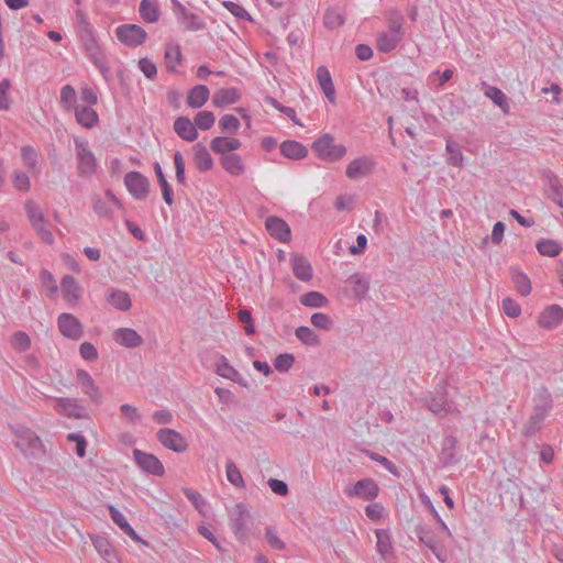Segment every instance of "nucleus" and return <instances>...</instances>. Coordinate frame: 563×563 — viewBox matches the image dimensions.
I'll list each match as a JSON object with an SVG mask.
<instances>
[{"mask_svg": "<svg viewBox=\"0 0 563 563\" xmlns=\"http://www.w3.org/2000/svg\"><path fill=\"white\" fill-rule=\"evenodd\" d=\"M15 435L14 444L24 456H37L42 453L43 444L41 439L31 429L24 426L12 427Z\"/></svg>", "mask_w": 563, "mask_h": 563, "instance_id": "nucleus-1", "label": "nucleus"}, {"mask_svg": "<svg viewBox=\"0 0 563 563\" xmlns=\"http://www.w3.org/2000/svg\"><path fill=\"white\" fill-rule=\"evenodd\" d=\"M402 16L395 14L388 20V31L382 32L377 36V49L382 53L394 51L402 40Z\"/></svg>", "mask_w": 563, "mask_h": 563, "instance_id": "nucleus-2", "label": "nucleus"}, {"mask_svg": "<svg viewBox=\"0 0 563 563\" xmlns=\"http://www.w3.org/2000/svg\"><path fill=\"white\" fill-rule=\"evenodd\" d=\"M78 161L77 170L81 177H90L97 172V159L89 148L88 141L76 137L74 140Z\"/></svg>", "mask_w": 563, "mask_h": 563, "instance_id": "nucleus-3", "label": "nucleus"}, {"mask_svg": "<svg viewBox=\"0 0 563 563\" xmlns=\"http://www.w3.org/2000/svg\"><path fill=\"white\" fill-rule=\"evenodd\" d=\"M172 10L178 24L186 31L197 32L207 27L201 16L191 12L178 0H172Z\"/></svg>", "mask_w": 563, "mask_h": 563, "instance_id": "nucleus-4", "label": "nucleus"}, {"mask_svg": "<svg viewBox=\"0 0 563 563\" xmlns=\"http://www.w3.org/2000/svg\"><path fill=\"white\" fill-rule=\"evenodd\" d=\"M82 47L89 60L102 73H107L109 67L100 44L98 43L93 30L78 35Z\"/></svg>", "mask_w": 563, "mask_h": 563, "instance_id": "nucleus-5", "label": "nucleus"}, {"mask_svg": "<svg viewBox=\"0 0 563 563\" xmlns=\"http://www.w3.org/2000/svg\"><path fill=\"white\" fill-rule=\"evenodd\" d=\"M313 151L321 159L335 162L346 154V147L342 144H335L330 134H323L312 144Z\"/></svg>", "mask_w": 563, "mask_h": 563, "instance_id": "nucleus-6", "label": "nucleus"}, {"mask_svg": "<svg viewBox=\"0 0 563 563\" xmlns=\"http://www.w3.org/2000/svg\"><path fill=\"white\" fill-rule=\"evenodd\" d=\"M230 523L233 533L239 540L246 538L251 527V515L244 504H236L230 511Z\"/></svg>", "mask_w": 563, "mask_h": 563, "instance_id": "nucleus-7", "label": "nucleus"}, {"mask_svg": "<svg viewBox=\"0 0 563 563\" xmlns=\"http://www.w3.org/2000/svg\"><path fill=\"white\" fill-rule=\"evenodd\" d=\"M415 534L422 544H424L433 552L440 562H444L446 560V555L443 551L442 539L432 529L420 525L416 527Z\"/></svg>", "mask_w": 563, "mask_h": 563, "instance_id": "nucleus-8", "label": "nucleus"}, {"mask_svg": "<svg viewBox=\"0 0 563 563\" xmlns=\"http://www.w3.org/2000/svg\"><path fill=\"white\" fill-rule=\"evenodd\" d=\"M427 408L439 417L452 411V404L448 400L445 384L438 385L433 393L424 398Z\"/></svg>", "mask_w": 563, "mask_h": 563, "instance_id": "nucleus-9", "label": "nucleus"}, {"mask_svg": "<svg viewBox=\"0 0 563 563\" xmlns=\"http://www.w3.org/2000/svg\"><path fill=\"white\" fill-rule=\"evenodd\" d=\"M117 38L129 47L142 45L146 37V31L137 24H122L115 30Z\"/></svg>", "mask_w": 563, "mask_h": 563, "instance_id": "nucleus-10", "label": "nucleus"}, {"mask_svg": "<svg viewBox=\"0 0 563 563\" xmlns=\"http://www.w3.org/2000/svg\"><path fill=\"white\" fill-rule=\"evenodd\" d=\"M552 408V398L547 389H540L533 397V413L530 416V431L537 428Z\"/></svg>", "mask_w": 563, "mask_h": 563, "instance_id": "nucleus-11", "label": "nucleus"}, {"mask_svg": "<svg viewBox=\"0 0 563 563\" xmlns=\"http://www.w3.org/2000/svg\"><path fill=\"white\" fill-rule=\"evenodd\" d=\"M128 191L137 200H143L150 192V180L139 172H130L124 176Z\"/></svg>", "mask_w": 563, "mask_h": 563, "instance_id": "nucleus-12", "label": "nucleus"}, {"mask_svg": "<svg viewBox=\"0 0 563 563\" xmlns=\"http://www.w3.org/2000/svg\"><path fill=\"white\" fill-rule=\"evenodd\" d=\"M60 333L70 340L77 341L84 335V327L79 319L71 313H60L57 318Z\"/></svg>", "mask_w": 563, "mask_h": 563, "instance_id": "nucleus-13", "label": "nucleus"}, {"mask_svg": "<svg viewBox=\"0 0 563 563\" xmlns=\"http://www.w3.org/2000/svg\"><path fill=\"white\" fill-rule=\"evenodd\" d=\"M133 459L137 466L148 474H152L154 476H162L165 472L162 462L154 454L143 452L139 449H134Z\"/></svg>", "mask_w": 563, "mask_h": 563, "instance_id": "nucleus-14", "label": "nucleus"}, {"mask_svg": "<svg viewBox=\"0 0 563 563\" xmlns=\"http://www.w3.org/2000/svg\"><path fill=\"white\" fill-rule=\"evenodd\" d=\"M156 437L163 446L174 452L181 453L188 448L185 438L174 429L162 428L158 430Z\"/></svg>", "mask_w": 563, "mask_h": 563, "instance_id": "nucleus-15", "label": "nucleus"}, {"mask_svg": "<svg viewBox=\"0 0 563 563\" xmlns=\"http://www.w3.org/2000/svg\"><path fill=\"white\" fill-rule=\"evenodd\" d=\"M379 488L376 482L372 478L360 479L355 485L345 490L350 497H358L364 500H374L378 495Z\"/></svg>", "mask_w": 563, "mask_h": 563, "instance_id": "nucleus-16", "label": "nucleus"}, {"mask_svg": "<svg viewBox=\"0 0 563 563\" xmlns=\"http://www.w3.org/2000/svg\"><path fill=\"white\" fill-rule=\"evenodd\" d=\"M265 228L279 242L287 243L291 239L290 228L282 218L268 217L265 221Z\"/></svg>", "mask_w": 563, "mask_h": 563, "instance_id": "nucleus-17", "label": "nucleus"}, {"mask_svg": "<svg viewBox=\"0 0 563 563\" xmlns=\"http://www.w3.org/2000/svg\"><path fill=\"white\" fill-rule=\"evenodd\" d=\"M563 320V309L559 305H551L539 316L538 323L543 329L556 328Z\"/></svg>", "mask_w": 563, "mask_h": 563, "instance_id": "nucleus-18", "label": "nucleus"}, {"mask_svg": "<svg viewBox=\"0 0 563 563\" xmlns=\"http://www.w3.org/2000/svg\"><path fill=\"white\" fill-rule=\"evenodd\" d=\"M114 341L125 347L133 349L143 344L142 336L131 328H120L113 333Z\"/></svg>", "mask_w": 563, "mask_h": 563, "instance_id": "nucleus-19", "label": "nucleus"}, {"mask_svg": "<svg viewBox=\"0 0 563 563\" xmlns=\"http://www.w3.org/2000/svg\"><path fill=\"white\" fill-rule=\"evenodd\" d=\"M241 147V141L235 137L217 136L211 140L210 148L221 156L232 154Z\"/></svg>", "mask_w": 563, "mask_h": 563, "instance_id": "nucleus-20", "label": "nucleus"}, {"mask_svg": "<svg viewBox=\"0 0 563 563\" xmlns=\"http://www.w3.org/2000/svg\"><path fill=\"white\" fill-rule=\"evenodd\" d=\"M346 283L350 285L354 297L362 300L369 290L371 278L365 274L355 273L347 278Z\"/></svg>", "mask_w": 563, "mask_h": 563, "instance_id": "nucleus-21", "label": "nucleus"}, {"mask_svg": "<svg viewBox=\"0 0 563 563\" xmlns=\"http://www.w3.org/2000/svg\"><path fill=\"white\" fill-rule=\"evenodd\" d=\"M64 298L71 305H77L81 296V287L71 275H66L60 283Z\"/></svg>", "mask_w": 563, "mask_h": 563, "instance_id": "nucleus-22", "label": "nucleus"}, {"mask_svg": "<svg viewBox=\"0 0 563 563\" xmlns=\"http://www.w3.org/2000/svg\"><path fill=\"white\" fill-rule=\"evenodd\" d=\"M174 130L179 137L194 142L198 137L196 125L187 117H179L174 122Z\"/></svg>", "mask_w": 563, "mask_h": 563, "instance_id": "nucleus-23", "label": "nucleus"}, {"mask_svg": "<svg viewBox=\"0 0 563 563\" xmlns=\"http://www.w3.org/2000/svg\"><path fill=\"white\" fill-rule=\"evenodd\" d=\"M55 409L69 418H82L85 409L74 398H57Z\"/></svg>", "mask_w": 563, "mask_h": 563, "instance_id": "nucleus-24", "label": "nucleus"}, {"mask_svg": "<svg viewBox=\"0 0 563 563\" xmlns=\"http://www.w3.org/2000/svg\"><path fill=\"white\" fill-rule=\"evenodd\" d=\"M457 440L453 435H446L442 441L441 461L443 465H453L457 462Z\"/></svg>", "mask_w": 563, "mask_h": 563, "instance_id": "nucleus-25", "label": "nucleus"}, {"mask_svg": "<svg viewBox=\"0 0 563 563\" xmlns=\"http://www.w3.org/2000/svg\"><path fill=\"white\" fill-rule=\"evenodd\" d=\"M280 153L289 159H302L308 155V150L300 142L288 140L279 146Z\"/></svg>", "mask_w": 563, "mask_h": 563, "instance_id": "nucleus-26", "label": "nucleus"}, {"mask_svg": "<svg viewBox=\"0 0 563 563\" xmlns=\"http://www.w3.org/2000/svg\"><path fill=\"white\" fill-rule=\"evenodd\" d=\"M210 96L209 88L205 85H197L188 91L187 104L192 109L205 106Z\"/></svg>", "mask_w": 563, "mask_h": 563, "instance_id": "nucleus-27", "label": "nucleus"}, {"mask_svg": "<svg viewBox=\"0 0 563 563\" xmlns=\"http://www.w3.org/2000/svg\"><path fill=\"white\" fill-rule=\"evenodd\" d=\"M164 59L167 71L175 73L177 66L183 63V54L179 44L168 43L165 48Z\"/></svg>", "mask_w": 563, "mask_h": 563, "instance_id": "nucleus-28", "label": "nucleus"}, {"mask_svg": "<svg viewBox=\"0 0 563 563\" xmlns=\"http://www.w3.org/2000/svg\"><path fill=\"white\" fill-rule=\"evenodd\" d=\"M290 261L294 275L298 279L309 282L312 278V267L307 258L300 255H292Z\"/></svg>", "mask_w": 563, "mask_h": 563, "instance_id": "nucleus-29", "label": "nucleus"}, {"mask_svg": "<svg viewBox=\"0 0 563 563\" xmlns=\"http://www.w3.org/2000/svg\"><path fill=\"white\" fill-rule=\"evenodd\" d=\"M217 374L247 387L246 379L228 363L224 356H221L220 362L217 364Z\"/></svg>", "mask_w": 563, "mask_h": 563, "instance_id": "nucleus-30", "label": "nucleus"}, {"mask_svg": "<svg viewBox=\"0 0 563 563\" xmlns=\"http://www.w3.org/2000/svg\"><path fill=\"white\" fill-rule=\"evenodd\" d=\"M220 163L222 168L233 176H240L245 170L242 157L235 153L221 156Z\"/></svg>", "mask_w": 563, "mask_h": 563, "instance_id": "nucleus-31", "label": "nucleus"}, {"mask_svg": "<svg viewBox=\"0 0 563 563\" xmlns=\"http://www.w3.org/2000/svg\"><path fill=\"white\" fill-rule=\"evenodd\" d=\"M194 161L197 168L201 172H208L213 167V159L207 147L201 143H197L194 146Z\"/></svg>", "mask_w": 563, "mask_h": 563, "instance_id": "nucleus-32", "label": "nucleus"}, {"mask_svg": "<svg viewBox=\"0 0 563 563\" xmlns=\"http://www.w3.org/2000/svg\"><path fill=\"white\" fill-rule=\"evenodd\" d=\"M74 110L76 120L80 125L91 129L98 123V114L91 107L76 106Z\"/></svg>", "mask_w": 563, "mask_h": 563, "instance_id": "nucleus-33", "label": "nucleus"}, {"mask_svg": "<svg viewBox=\"0 0 563 563\" xmlns=\"http://www.w3.org/2000/svg\"><path fill=\"white\" fill-rule=\"evenodd\" d=\"M240 92L236 88H222L214 92L212 102L216 107L222 108L238 102Z\"/></svg>", "mask_w": 563, "mask_h": 563, "instance_id": "nucleus-34", "label": "nucleus"}, {"mask_svg": "<svg viewBox=\"0 0 563 563\" xmlns=\"http://www.w3.org/2000/svg\"><path fill=\"white\" fill-rule=\"evenodd\" d=\"M371 168L372 162L367 157H360L347 165L345 174L350 179H356L369 173Z\"/></svg>", "mask_w": 563, "mask_h": 563, "instance_id": "nucleus-35", "label": "nucleus"}, {"mask_svg": "<svg viewBox=\"0 0 563 563\" xmlns=\"http://www.w3.org/2000/svg\"><path fill=\"white\" fill-rule=\"evenodd\" d=\"M482 89L484 95L489 98L497 107H499L504 113H508L509 104L507 102V97L499 88L489 86L486 82H482Z\"/></svg>", "mask_w": 563, "mask_h": 563, "instance_id": "nucleus-36", "label": "nucleus"}, {"mask_svg": "<svg viewBox=\"0 0 563 563\" xmlns=\"http://www.w3.org/2000/svg\"><path fill=\"white\" fill-rule=\"evenodd\" d=\"M317 78H318L319 85H320L323 93L328 98V100L333 102L334 98H335V89H334V86L332 82L331 75H330L329 70L327 69V67L320 66L317 69Z\"/></svg>", "mask_w": 563, "mask_h": 563, "instance_id": "nucleus-37", "label": "nucleus"}, {"mask_svg": "<svg viewBox=\"0 0 563 563\" xmlns=\"http://www.w3.org/2000/svg\"><path fill=\"white\" fill-rule=\"evenodd\" d=\"M111 519L120 527V529L131 537L134 541L146 544V542L134 531L125 517L114 507H110Z\"/></svg>", "mask_w": 563, "mask_h": 563, "instance_id": "nucleus-38", "label": "nucleus"}, {"mask_svg": "<svg viewBox=\"0 0 563 563\" xmlns=\"http://www.w3.org/2000/svg\"><path fill=\"white\" fill-rule=\"evenodd\" d=\"M107 301L121 311H128L132 305L129 294L120 289H111L107 296Z\"/></svg>", "mask_w": 563, "mask_h": 563, "instance_id": "nucleus-39", "label": "nucleus"}, {"mask_svg": "<svg viewBox=\"0 0 563 563\" xmlns=\"http://www.w3.org/2000/svg\"><path fill=\"white\" fill-rule=\"evenodd\" d=\"M139 11L141 18L147 23H155L159 19V8L154 0H142Z\"/></svg>", "mask_w": 563, "mask_h": 563, "instance_id": "nucleus-40", "label": "nucleus"}, {"mask_svg": "<svg viewBox=\"0 0 563 563\" xmlns=\"http://www.w3.org/2000/svg\"><path fill=\"white\" fill-rule=\"evenodd\" d=\"M154 170H155L157 180H158L161 189H162L163 199L168 206H172L174 202L173 189H172L169 183L167 181L159 163L156 162L154 164Z\"/></svg>", "mask_w": 563, "mask_h": 563, "instance_id": "nucleus-41", "label": "nucleus"}, {"mask_svg": "<svg viewBox=\"0 0 563 563\" xmlns=\"http://www.w3.org/2000/svg\"><path fill=\"white\" fill-rule=\"evenodd\" d=\"M446 152L449 154L446 163L449 165L455 166V167H462L463 166V154L461 151L460 145L454 142L451 137L446 141Z\"/></svg>", "mask_w": 563, "mask_h": 563, "instance_id": "nucleus-42", "label": "nucleus"}, {"mask_svg": "<svg viewBox=\"0 0 563 563\" xmlns=\"http://www.w3.org/2000/svg\"><path fill=\"white\" fill-rule=\"evenodd\" d=\"M92 544L103 559H106L109 563H112V559H115V554L111 544L104 537H93Z\"/></svg>", "mask_w": 563, "mask_h": 563, "instance_id": "nucleus-43", "label": "nucleus"}, {"mask_svg": "<svg viewBox=\"0 0 563 563\" xmlns=\"http://www.w3.org/2000/svg\"><path fill=\"white\" fill-rule=\"evenodd\" d=\"M536 246L541 255L550 257L558 256L562 250L561 245L556 241L550 239H542L538 241Z\"/></svg>", "mask_w": 563, "mask_h": 563, "instance_id": "nucleus-44", "label": "nucleus"}, {"mask_svg": "<svg viewBox=\"0 0 563 563\" xmlns=\"http://www.w3.org/2000/svg\"><path fill=\"white\" fill-rule=\"evenodd\" d=\"M345 22V15L342 10L338 8H330L324 14V25L328 29H336L343 25Z\"/></svg>", "mask_w": 563, "mask_h": 563, "instance_id": "nucleus-45", "label": "nucleus"}, {"mask_svg": "<svg viewBox=\"0 0 563 563\" xmlns=\"http://www.w3.org/2000/svg\"><path fill=\"white\" fill-rule=\"evenodd\" d=\"M295 334L305 345L317 346L320 343L319 336L309 327H298Z\"/></svg>", "mask_w": 563, "mask_h": 563, "instance_id": "nucleus-46", "label": "nucleus"}, {"mask_svg": "<svg viewBox=\"0 0 563 563\" xmlns=\"http://www.w3.org/2000/svg\"><path fill=\"white\" fill-rule=\"evenodd\" d=\"M225 474L228 481L235 487L242 488L244 487L245 483L243 479V476L235 465V463L231 460L227 461L225 463Z\"/></svg>", "mask_w": 563, "mask_h": 563, "instance_id": "nucleus-47", "label": "nucleus"}, {"mask_svg": "<svg viewBox=\"0 0 563 563\" xmlns=\"http://www.w3.org/2000/svg\"><path fill=\"white\" fill-rule=\"evenodd\" d=\"M510 276L517 288V290L522 295H528V277L526 274L518 267H510Z\"/></svg>", "mask_w": 563, "mask_h": 563, "instance_id": "nucleus-48", "label": "nucleus"}, {"mask_svg": "<svg viewBox=\"0 0 563 563\" xmlns=\"http://www.w3.org/2000/svg\"><path fill=\"white\" fill-rule=\"evenodd\" d=\"M300 302L306 307L320 308L327 303V298L318 291H309L300 297Z\"/></svg>", "mask_w": 563, "mask_h": 563, "instance_id": "nucleus-49", "label": "nucleus"}, {"mask_svg": "<svg viewBox=\"0 0 563 563\" xmlns=\"http://www.w3.org/2000/svg\"><path fill=\"white\" fill-rule=\"evenodd\" d=\"M35 232L40 235L43 242L48 245L54 243V235L52 231L48 229L47 220L44 218L38 222H34L31 224Z\"/></svg>", "mask_w": 563, "mask_h": 563, "instance_id": "nucleus-50", "label": "nucleus"}, {"mask_svg": "<svg viewBox=\"0 0 563 563\" xmlns=\"http://www.w3.org/2000/svg\"><path fill=\"white\" fill-rule=\"evenodd\" d=\"M240 125V120L233 114H224L219 121L221 131L229 134L236 133Z\"/></svg>", "mask_w": 563, "mask_h": 563, "instance_id": "nucleus-51", "label": "nucleus"}, {"mask_svg": "<svg viewBox=\"0 0 563 563\" xmlns=\"http://www.w3.org/2000/svg\"><path fill=\"white\" fill-rule=\"evenodd\" d=\"M548 196L556 205L563 208V186L559 183L556 178H551L549 180Z\"/></svg>", "mask_w": 563, "mask_h": 563, "instance_id": "nucleus-52", "label": "nucleus"}, {"mask_svg": "<svg viewBox=\"0 0 563 563\" xmlns=\"http://www.w3.org/2000/svg\"><path fill=\"white\" fill-rule=\"evenodd\" d=\"M60 103L66 110L75 109L76 104V91L73 86L66 85L60 90Z\"/></svg>", "mask_w": 563, "mask_h": 563, "instance_id": "nucleus-53", "label": "nucleus"}, {"mask_svg": "<svg viewBox=\"0 0 563 563\" xmlns=\"http://www.w3.org/2000/svg\"><path fill=\"white\" fill-rule=\"evenodd\" d=\"M216 118L211 111H200L195 117V124L200 130L207 131L214 124Z\"/></svg>", "mask_w": 563, "mask_h": 563, "instance_id": "nucleus-54", "label": "nucleus"}, {"mask_svg": "<svg viewBox=\"0 0 563 563\" xmlns=\"http://www.w3.org/2000/svg\"><path fill=\"white\" fill-rule=\"evenodd\" d=\"M22 159L24 165L31 169L35 170L38 162V154L32 146H23L21 148Z\"/></svg>", "mask_w": 563, "mask_h": 563, "instance_id": "nucleus-55", "label": "nucleus"}, {"mask_svg": "<svg viewBox=\"0 0 563 563\" xmlns=\"http://www.w3.org/2000/svg\"><path fill=\"white\" fill-rule=\"evenodd\" d=\"M294 362H295V357L292 354L283 353V354H279L278 356H276V358L274 361V366L278 372L284 373V372H287L289 368H291V366L294 365Z\"/></svg>", "mask_w": 563, "mask_h": 563, "instance_id": "nucleus-56", "label": "nucleus"}, {"mask_svg": "<svg viewBox=\"0 0 563 563\" xmlns=\"http://www.w3.org/2000/svg\"><path fill=\"white\" fill-rule=\"evenodd\" d=\"M376 538H377V543H376L377 551L382 555H386L387 553H389L391 550V543H390L388 533L385 530H376Z\"/></svg>", "mask_w": 563, "mask_h": 563, "instance_id": "nucleus-57", "label": "nucleus"}, {"mask_svg": "<svg viewBox=\"0 0 563 563\" xmlns=\"http://www.w3.org/2000/svg\"><path fill=\"white\" fill-rule=\"evenodd\" d=\"M222 4L235 18L241 19V20H246V21L252 20L250 13L242 5H240L233 1H223Z\"/></svg>", "mask_w": 563, "mask_h": 563, "instance_id": "nucleus-58", "label": "nucleus"}, {"mask_svg": "<svg viewBox=\"0 0 563 563\" xmlns=\"http://www.w3.org/2000/svg\"><path fill=\"white\" fill-rule=\"evenodd\" d=\"M267 102L271 103L276 110L280 111L285 115H287L295 124L302 125L301 122L297 119L296 111L294 108L285 107L279 103L276 99L268 97Z\"/></svg>", "mask_w": 563, "mask_h": 563, "instance_id": "nucleus-59", "label": "nucleus"}, {"mask_svg": "<svg viewBox=\"0 0 563 563\" xmlns=\"http://www.w3.org/2000/svg\"><path fill=\"white\" fill-rule=\"evenodd\" d=\"M121 417L124 418L129 423H136L141 421V415L137 408L124 404L120 407Z\"/></svg>", "mask_w": 563, "mask_h": 563, "instance_id": "nucleus-60", "label": "nucleus"}, {"mask_svg": "<svg viewBox=\"0 0 563 563\" xmlns=\"http://www.w3.org/2000/svg\"><path fill=\"white\" fill-rule=\"evenodd\" d=\"M80 387L82 393L86 394L92 401L100 402L101 391L99 387L95 384L93 379H90L87 383H82Z\"/></svg>", "mask_w": 563, "mask_h": 563, "instance_id": "nucleus-61", "label": "nucleus"}, {"mask_svg": "<svg viewBox=\"0 0 563 563\" xmlns=\"http://www.w3.org/2000/svg\"><path fill=\"white\" fill-rule=\"evenodd\" d=\"M238 318L244 324V331L247 335H252L255 333L252 313L249 309H241L238 312Z\"/></svg>", "mask_w": 563, "mask_h": 563, "instance_id": "nucleus-62", "label": "nucleus"}, {"mask_svg": "<svg viewBox=\"0 0 563 563\" xmlns=\"http://www.w3.org/2000/svg\"><path fill=\"white\" fill-rule=\"evenodd\" d=\"M12 183L20 191H27L31 187L30 178L23 172H14Z\"/></svg>", "mask_w": 563, "mask_h": 563, "instance_id": "nucleus-63", "label": "nucleus"}, {"mask_svg": "<svg viewBox=\"0 0 563 563\" xmlns=\"http://www.w3.org/2000/svg\"><path fill=\"white\" fill-rule=\"evenodd\" d=\"M503 311L510 318H517L521 313L520 306L511 298H505L501 303Z\"/></svg>", "mask_w": 563, "mask_h": 563, "instance_id": "nucleus-64", "label": "nucleus"}]
</instances>
